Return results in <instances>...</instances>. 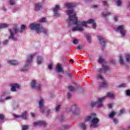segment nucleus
Here are the masks:
<instances>
[{
  "label": "nucleus",
  "instance_id": "37998d69",
  "mask_svg": "<svg viewBox=\"0 0 130 130\" xmlns=\"http://www.w3.org/2000/svg\"><path fill=\"white\" fill-rule=\"evenodd\" d=\"M60 108V106H57L55 108V111H58Z\"/></svg>",
  "mask_w": 130,
  "mask_h": 130
},
{
  "label": "nucleus",
  "instance_id": "6e6552de",
  "mask_svg": "<svg viewBox=\"0 0 130 130\" xmlns=\"http://www.w3.org/2000/svg\"><path fill=\"white\" fill-rule=\"evenodd\" d=\"M31 87L32 89H36V90H40L41 85L40 84H37L36 80H32L31 82Z\"/></svg>",
  "mask_w": 130,
  "mask_h": 130
},
{
  "label": "nucleus",
  "instance_id": "79ce46f5",
  "mask_svg": "<svg viewBox=\"0 0 130 130\" xmlns=\"http://www.w3.org/2000/svg\"><path fill=\"white\" fill-rule=\"evenodd\" d=\"M46 21V19L45 18H43L41 19V23H43V22H45Z\"/></svg>",
  "mask_w": 130,
  "mask_h": 130
},
{
  "label": "nucleus",
  "instance_id": "9d476101",
  "mask_svg": "<svg viewBox=\"0 0 130 130\" xmlns=\"http://www.w3.org/2000/svg\"><path fill=\"white\" fill-rule=\"evenodd\" d=\"M118 31H120L122 36H124L125 35V29L123 27V25H120L118 27Z\"/></svg>",
  "mask_w": 130,
  "mask_h": 130
},
{
  "label": "nucleus",
  "instance_id": "a878e982",
  "mask_svg": "<svg viewBox=\"0 0 130 130\" xmlns=\"http://www.w3.org/2000/svg\"><path fill=\"white\" fill-rule=\"evenodd\" d=\"M119 62L120 64H124V61H123V59H122V57L121 56H119Z\"/></svg>",
  "mask_w": 130,
  "mask_h": 130
},
{
  "label": "nucleus",
  "instance_id": "4468645a",
  "mask_svg": "<svg viewBox=\"0 0 130 130\" xmlns=\"http://www.w3.org/2000/svg\"><path fill=\"white\" fill-rule=\"evenodd\" d=\"M98 39L99 40L102 46H105V38H102L101 36H98Z\"/></svg>",
  "mask_w": 130,
  "mask_h": 130
},
{
  "label": "nucleus",
  "instance_id": "9b49d317",
  "mask_svg": "<svg viewBox=\"0 0 130 130\" xmlns=\"http://www.w3.org/2000/svg\"><path fill=\"white\" fill-rule=\"evenodd\" d=\"M107 71H109V67L108 66H105L103 65L102 68H100L98 69V72L99 73H101V72H107Z\"/></svg>",
  "mask_w": 130,
  "mask_h": 130
},
{
  "label": "nucleus",
  "instance_id": "f8f14e48",
  "mask_svg": "<svg viewBox=\"0 0 130 130\" xmlns=\"http://www.w3.org/2000/svg\"><path fill=\"white\" fill-rule=\"evenodd\" d=\"M44 100L42 99H41V100L39 102V105L40 106V108H41V112L43 113L44 112V107L43 106V102Z\"/></svg>",
  "mask_w": 130,
  "mask_h": 130
},
{
  "label": "nucleus",
  "instance_id": "e2e57ef3",
  "mask_svg": "<svg viewBox=\"0 0 130 130\" xmlns=\"http://www.w3.org/2000/svg\"><path fill=\"white\" fill-rule=\"evenodd\" d=\"M70 62H74V60H73V59H71L70 60Z\"/></svg>",
  "mask_w": 130,
  "mask_h": 130
},
{
  "label": "nucleus",
  "instance_id": "423d86ee",
  "mask_svg": "<svg viewBox=\"0 0 130 130\" xmlns=\"http://www.w3.org/2000/svg\"><path fill=\"white\" fill-rule=\"evenodd\" d=\"M35 56V54H30L29 55L27 60L26 61V64L21 69V72H26L29 69V64L32 61V59Z\"/></svg>",
  "mask_w": 130,
  "mask_h": 130
},
{
  "label": "nucleus",
  "instance_id": "8fccbe9b",
  "mask_svg": "<svg viewBox=\"0 0 130 130\" xmlns=\"http://www.w3.org/2000/svg\"><path fill=\"white\" fill-rule=\"evenodd\" d=\"M72 97V94L71 93L69 92L68 93V98L70 99Z\"/></svg>",
  "mask_w": 130,
  "mask_h": 130
},
{
  "label": "nucleus",
  "instance_id": "de8ad7c7",
  "mask_svg": "<svg viewBox=\"0 0 130 130\" xmlns=\"http://www.w3.org/2000/svg\"><path fill=\"white\" fill-rule=\"evenodd\" d=\"M14 117H16V118H20L21 117V115H14Z\"/></svg>",
  "mask_w": 130,
  "mask_h": 130
},
{
  "label": "nucleus",
  "instance_id": "ddd939ff",
  "mask_svg": "<svg viewBox=\"0 0 130 130\" xmlns=\"http://www.w3.org/2000/svg\"><path fill=\"white\" fill-rule=\"evenodd\" d=\"M56 70L57 73H63V70L62 69L61 64L58 63L56 67Z\"/></svg>",
  "mask_w": 130,
  "mask_h": 130
},
{
  "label": "nucleus",
  "instance_id": "6ab92c4d",
  "mask_svg": "<svg viewBox=\"0 0 130 130\" xmlns=\"http://www.w3.org/2000/svg\"><path fill=\"white\" fill-rule=\"evenodd\" d=\"M108 86V84H107V82L106 81L103 80V82L102 83L100 84V87L101 88H105Z\"/></svg>",
  "mask_w": 130,
  "mask_h": 130
},
{
  "label": "nucleus",
  "instance_id": "13d9d810",
  "mask_svg": "<svg viewBox=\"0 0 130 130\" xmlns=\"http://www.w3.org/2000/svg\"><path fill=\"white\" fill-rule=\"evenodd\" d=\"M30 114L32 117H35V114L34 113H31Z\"/></svg>",
  "mask_w": 130,
  "mask_h": 130
},
{
  "label": "nucleus",
  "instance_id": "49530a36",
  "mask_svg": "<svg viewBox=\"0 0 130 130\" xmlns=\"http://www.w3.org/2000/svg\"><path fill=\"white\" fill-rule=\"evenodd\" d=\"M124 111H125V110H124V109H122L120 110V114H122V113H124Z\"/></svg>",
  "mask_w": 130,
  "mask_h": 130
},
{
  "label": "nucleus",
  "instance_id": "58836bf2",
  "mask_svg": "<svg viewBox=\"0 0 130 130\" xmlns=\"http://www.w3.org/2000/svg\"><path fill=\"white\" fill-rule=\"evenodd\" d=\"M113 122H114V123H118V120H117V119L115 118H113Z\"/></svg>",
  "mask_w": 130,
  "mask_h": 130
},
{
  "label": "nucleus",
  "instance_id": "5fc2aeb1",
  "mask_svg": "<svg viewBox=\"0 0 130 130\" xmlns=\"http://www.w3.org/2000/svg\"><path fill=\"white\" fill-rule=\"evenodd\" d=\"M63 118H64V116L63 115H62L60 117V120L62 121V120H63Z\"/></svg>",
  "mask_w": 130,
  "mask_h": 130
},
{
  "label": "nucleus",
  "instance_id": "7ed1b4c3",
  "mask_svg": "<svg viewBox=\"0 0 130 130\" xmlns=\"http://www.w3.org/2000/svg\"><path fill=\"white\" fill-rule=\"evenodd\" d=\"M29 28L31 29V30H34L35 29L38 34H39L40 31H41L44 34L47 35V30L40 26V24L31 23L29 25Z\"/></svg>",
  "mask_w": 130,
  "mask_h": 130
},
{
  "label": "nucleus",
  "instance_id": "c03bdc74",
  "mask_svg": "<svg viewBox=\"0 0 130 130\" xmlns=\"http://www.w3.org/2000/svg\"><path fill=\"white\" fill-rule=\"evenodd\" d=\"M78 42H79V41L78 40H77V39H75L73 41L74 44H77Z\"/></svg>",
  "mask_w": 130,
  "mask_h": 130
},
{
  "label": "nucleus",
  "instance_id": "f257e3e1",
  "mask_svg": "<svg viewBox=\"0 0 130 130\" xmlns=\"http://www.w3.org/2000/svg\"><path fill=\"white\" fill-rule=\"evenodd\" d=\"M64 7L68 8V10L66 12L69 16L68 23L69 26L71 25H76V27L72 28V31H79V32H83L84 28L82 26L87 27V24H92L93 29H96V23L93 19H89L88 21H78V17H77V14L76 12L73 9L76 5L74 3H66Z\"/></svg>",
  "mask_w": 130,
  "mask_h": 130
},
{
  "label": "nucleus",
  "instance_id": "bb28decb",
  "mask_svg": "<svg viewBox=\"0 0 130 130\" xmlns=\"http://www.w3.org/2000/svg\"><path fill=\"white\" fill-rule=\"evenodd\" d=\"M80 127L82 129L85 130L86 129V124L85 123H81L80 124Z\"/></svg>",
  "mask_w": 130,
  "mask_h": 130
},
{
  "label": "nucleus",
  "instance_id": "f3484780",
  "mask_svg": "<svg viewBox=\"0 0 130 130\" xmlns=\"http://www.w3.org/2000/svg\"><path fill=\"white\" fill-rule=\"evenodd\" d=\"M42 9V5L40 3H37L36 5L35 10L37 11H40Z\"/></svg>",
  "mask_w": 130,
  "mask_h": 130
},
{
  "label": "nucleus",
  "instance_id": "0eeeda50",
  "mask_svg": "<svg viewBox=\"0 0 130 130\" xmlns=\"http://www.w3.org/2000/svg\"><path fill=\"white\" fill-rule=\"evenodd\" d=\"M59 10H60V7L59 5H56L53 9L54 16L55 17H59L60 16V13H58Z\"/></svg>",
  "mask_w": 130,
  "mask_h": 130
},
{
  "label": "nucleus",
  "instance_id": "e433bc0d",
  "mask_svg": "<svg viewBox=\"0 0 130 130\" xmlns=\"http://www.w3.org/2000/svg\"><path fill=\"white\" fill-rule=\"evenodd\" d=\"M9 4L13 6L14 5H15V1H14V0H10L9 1Z\"/></svg>",
  "mask_w": 130,
  "mask_h": 130
},
{
  "label": "nucleus",
  "instance_id": "3c124183",
  "mask_svg": "<svg viewBox=\"0 0 130 130\" xmlns=\"http://www.w3.org/2000/svg\"><path fill=\"white\" fill-rule=\"evenodd\" d=\"M48 69L49 70H51V69H52V64H50L48 66Z\"/></svg>",
  "mask_w": 130,
  "mask_h": 130
},
{
  "label": "nucleus",
  "instance_id": "393cba45",
  "mask_svg": "<svg viewBox=\"0 0 130 130\" xmlns=\"http://www.w3.org/2000/svg\"><path fill=\"white\" fill-rule=\"evenodd\" d=\"M98 61L99 63H102V62L105 61V60L102 56H100Z\"/></svg>",
  "mask_w": 130,
  "mask_h": 130
},
{
  "label": "nucleus",
  "instance_id": "a18cd8bd",
  "mask_svg": "<svg viewBox=\"0 0 130 130\" xmlns=\"http://www.w3.org/2000/svg\"><path fill=\"white\" fill-rule=\"evenodd\" d=\"M126 94L127 96H130V90H126Z\"/></svg>",
  "mask_w": 130,
  "mask_h": 130
},
{
  "label": "nucleus",
  "instance_id": "c9c22d12",
  "mask_svg": "<svg viewBox=\"0 0 130 130\" xmlns=\"http://www.w3.org/2000/svg\"><path fill=\"white\" fill-rule=\"evenodd\" d=\"M69 89L70 91H71L72 92L75 91V88L73 86H69Z\"/></svg>",
  "mask_w": 130,
  "mask_h": 130
},
{
  "label": "nucleus",
  "instance_id": "4c0bfd02",
  "mask_svg": "<svg viewBox=\"0 0 130 130\" xmlns=\"http://www.w3.org/2000/svg\"><path fill=\"white\" fill-rule=\"evenodd\" d=\"M5 118V116L3 114H0V120H3Z\"/></svg>",
  "mask_w": 130,
  "mask_h": 130
},
{
  "label": "nucleus",
  "instance_id": "4be33fe9",
  "mask_svg": "<svg viewBox=\"0 0 130 130\" xmlns=\"http://www.w3.org/2000/svg\"><path fill=\"white\" fill-rule=\"evenodd\" d=\"M107 97H109V98H111V99H114V95L112 94L111 92H108L107 93Z\"/></svg>",
  "mask_w": 130,
  "mask_h": 130
},
{
  "label": "nucleus",
  "instance_id": "39448f33",
  "mask_svg": "<svg viewBox=\"0 0 130 130\" xmlns=\"http://www.w3.org/2000/svg\"><path fill=\"white\" fill-rule=\"evenodd\" d=\"M67 112L71 111L73 113V115H77L80 113V109H79V107L76 104H74L70 110L68 109L67 110Z\"/></svg>",
  "mask_w": 130,
  "mask_h": 130
},
{
  "label": "nucleus",
  "instance_id": "b1692460",
  "mask_svg": "<svg viewBox=\"0 0 130 130\" xmlns=\"http://www.w3.org/2000/svg\"><path fill=\"white\" fill-rule=\"evenodd\" d=\"M8 27H9V25L7 24H0V29H2L3 28H8Z\"/></svg>",
  "mask_w": 130,
  "mask_h": 130
},
{
  "label": "nucleus",
  "instance_id": "052dcab7",
  "mask_svg": "<svg viewBox=\"0 0 130 130\" xmlns=\"http://www.w3.org/2000/svg\"><path fill=\"white\" fill-rule=\"evenodd\" d=\"M5 100L3 99L2 98H0V102H4Z\"/></svg>",
  "mask_w": 130,
  "mask_h": 130
},
{
  "label": "nucleus",
  "instance_id": "4d7b16f0",
  "mask_svg": "<svg viewBox=\"0 0 130 130\" xmlns=\"http://www.w3.org/2000/svg\"><path fill=\"white\" fill-rule=\"evenodd\" d=\"M72 76H73V74H72V73H69V74H68V77H72Z\"/></svg>",
  "mask_w": 130,
  "mask_h": 130
},
{
  "label": "nucleus",
  "instance_id": "338daca9",
  "mask_svg": "<svg viewBox=\"0 0 130 130\" xmlns=\"http://www.w3.org/2000/svg\"><path fill=\"white\" fill-rule=\"evenodd\" d=\"M4 11H6V9H4Z\"/></svg>",
  "mask_w": 130,
  "mask_h": 130
},
{
  "label": "nucleus",
  "instance_id": "f704fd0d",
  "mask_svg": "<svg viewBox=\"0 0 130 130\" xmlns=\"http://www.w3.org/2000/svg\"><path fill=\"white\" fill-rule=\"evenodd\" d=\"M83 48V46L79 45L77 46V49H78L79 50H82Z\"/></svg>",
  "mask_w": 130,
  "mask_h": 130
},
{
  "label": "nucleus",
  "instance_id": "09e8293b",
  "mask_svg": "<svg viewBox=\"0 0 130 130\" xmlns=\"http://www.w3.org/2000/svg\"><path fill=\"white\" fill-rule=\"evenodd\" d=\"M8 42H9V41H8V40H6L3 42V44H8Z\"/></svg>",
  "mask_w": 130,
  "mask_h": 130
},
{
  "label": "nucleus",
  "instance_id": "2eb2a0df",
  "mask_svg": "<svg viewBox=\"0 0 130 130\" xmlns=\"http://www.w3.org/2000/svg\"><path fill=\"white\" fill-rule=\"evenodd\" d=\"M9 31L10 33V36L9 37V39H12V40H13L14 41H16L17 40V38H15L14 36V32H13V31H12L11 29H9Z\"/></svg>",
  "mask_w": 130,
  "mask_h": 130
},
{
  "label": "nucleus",
  "instance_id": "72a5a7b5",
  "mask_svg": "<svg viewBox=\"0 0 130 130\" xmlns=\"http://www.w3.org/2000/svg\"><path fill=\"white\" fill-rule=\"evenodd\" d=\"M97 79L98 80H99V79H100L101 80H103V77H102V75H98Z\"/></svg>",
  "mask_w": 130,
  "mask_h": 130
},
{
  "label": "nucleus",
  "instance_id": "ea45409f",
  "mask_svg": "<svg viewBox=\"0 0 130 130\" xmlns=\"http://www.w3.org/2000/svg\"><path fill=\"white\" fill-rule=\"evenodd\" d=\"M28 129V125H24L22 126V130Z\"/></svg>",
  "mask_w": 130,
  "mask_h": 130
},
{
  "label": "nucleus",
  "instance_id": "2f4dec72",
  "mask_svg": "<svg viewBox=\"0 0 130 130\" xmlns=\"http://www.w3.org/2000/svg\"><path fill=\"white\" fill-rule=\"evenodd\" d=\"M115 114V112H113L111 113V114L109 115V117L110 118H112V117H113V116H114Z\"/></svg>",
  "mask_w": 130,
  "mask_h": 130
},
{
  "label": "nucleus",
  "instance_id": "c756f323",
  "mask_svg": "<svg viewBox=\"0 0 130 130\" xmlns=\"http://www.w3.org/2000/svg\"><path fill=\"white\" fill-rule=\"evenodd\" d=\"M129 59H130V55L127 54L126 55V60L127 62H129Z\"/></svg>",
  "mask_w": 130,
  "mask_h": 130
},
{
  "label": "nucleus",
  "instance_id": "774afa93",
  "mask_svg": "<svg viewBox=\"0 0 130 130\" xmlns=\"http://www.w3.org/2000/svg\"><path fill=\"white\" fill-rule=\"evenodd\" d=\"M43 1H45V0H43Z\"/></svg>",
  "mask_w": 130,
  "mask_h": 130
},
{
  "label": "nucleus",
  "instance_id": "c85d7f7f",
  "mask_svg": "<svg viewBox=\"0 0 130 130\" xmlns=\"http://www.w3.org/2000/svg\"><path fill=\"white\" fill-rule=\"evenodd\" d=\"M86 39H87L88 42H91V36L90 35H87Z\"/></svg>",
  "mask_w": 130,
  "mask_h": 130
},
{
  "label": "nucleus",
  "instance_id": "680f3d73",
  "mask_svg": "<svg viewBox=\"0 0 130 130\" xmlns=\"http://www.w3.org/2000/svg\"><path fill=\"white\" fill-rule=\"evenodd\" d=\"M111 107H112V104L109 105V108H111Z\"/></svg>",
  "mask_w": 130,
  "mask_h": 130
},
{
  "label": "nucleus",
  "instance_id": "1a4fd4ad",
  "mask_svg": "<svg viewBox=\"0 0 130 130\" xmlns=\"http://www.w3.org/2000/svg\"><path fill=\"white\" fill-rule=\"evenodd\" d=\"M34 126H46V123L44 121H39L34 123Z\"/></svg>",
  "mask_w": 130,
  "mask_h": 130
},
{
  "label": "nucleus",
  "instance_id": "dca6fc26",
  "mask_svg": "<svg viewBox=\"0 0 130 130\" xmlns=\"http://www.w3.org/2000/svg\"><path fill=\"white\" fill-rule=\"evenodd\" d=\"M19 88H20V85H19V84H13L12 86L11 91L12 92H15L16 89H19Z\"/></svg>",
  "mask_w": 130,
  "mask_h": 130
},
{
  "label": "nucleus",
  "instance_id": "412c9836",
  "mask_svg": "<svg viewBox=\"0 0 130 130\" xmlns=\"http://www.w3.org/2000/svg\"><path fill=\"white\" fill-rule=\"evenodd\" d=\"M20 117L23 119H26V118H27V112H24L22 113V115H20Z\"/></svg>",
  "mask_w": 130,
  "mask_h": 130
},
{
  "label": "nucleus",
  "instance_id": "f03ea898",
  "mask_svg": "<svg viewBox=\"0 0 130 130\" xmlns=\"http://www.w3.org/2000/svg\"><path fill=\"white\" fill-rule=\"evenodd\" d=\"M91 119V124H90V127H97L98 126V123L100 120L98 118H96L95 114H92L90 116H88L85 119V121H90Z\"/></svg>",
  "mask_w": 130,
  "mask_h": 130
},
{
  "label": "nucleus",
  "instance_id": "20e7f679",
  "mask_svg": "<svg viewBox=\"0 0 130 130\" xmlns=\"http://www.w3.org/2000/svg\"><path fill=\"white\" fill-rule=\"evenodd\" d=\"M107 96H104L103 98H99L98 100L96 102H92L90 104V106L91 107H93V106H97L99 108L100 107H102L103 106V101H104V99L106 98Z\"/></svg>",
  "mask_w": 130,
  "mask_h": 130
},
{
  "label": "nucleus",
  "instance_id": "6e6d98bb",
  "mask_svg": "<svg viewBox=\"0 0 130 130\" xmlns=\"http://www.w3.org/2000/svg\"><path fill=\"white\" fill-rule=\"evenodd\" d=\"M111 62H112V63L114 64L115 63V62H116L115 60H111Z\"/></svg>",
  "mask_w": 130,
  "mask_h": 130
},
{
  "label": "nucleus",
  "instance_id": "0e129e2a",
  "mask_svg": "<svg viewBox=\"0 0 130 130\" xmlns=\"http://www.w3.org/2000/svg\"><path fill=\"white\" fill-rule=\"evenodd\" d=\"M49 112H50V111H49V110H48L47 111V113L48 114H49Z\"/></svg>",
  "mask_w": 130,
  "mask_h": 130
},
{
  "label": "nucleus",
  "instance_id": "473e14b6",
  "mask_svg": "<svg viewBox=\"0 0 130 130\" xmlns=\"http://www.w3.org/2000/svg\"><path fill=\"white\" fill-rule=\"evenodd\" d=\"M117 5L118 7H120V6H121V1L117 0Z\"/></svg>",
  "mask_w": 130,
  "mask_h": 130
},
{
  "label": "nucleus",
  "instance_id": "aec40b11",
  "mask_svg": "<svg viewBox=\"0 0 130 130\" xmlns=\"http://www.w3.org/2000/svg\"><path fill=\"white\" fill-rule=\"evenodd\" d=\"M43 60V58L41 56H38V64H41V63H42V61Z\"/></svg>",
  "mask_w": 130,
  "mask_h": 130
},
{
  "label": "nucleus",
  "instance_id": "7c9ffc66",
  "mask_svg": "<svg viewBox=\"0 0 130 130\" xmlns=\"http://www.w3.org/2000/svg\"><path fill=\"white\" fill-rule=\"evenodd\" d=\"M124 87H126V84L125 83H122L118 86V88H123Z\"/></svg>",
  "mask_w": 130,
  "mask_h": 130
},
{
  "label": "nucleus",
  "instance_id": "5701e85b",
  "mask_svg": "<svg viewBox=\"0 0 130 130\" xmlns=\"http://www.w3.org/2000/svg\"><path fill=\"white\" fill-rule=\"evenodd\" d=\"M14 32L15 34L19 33V32H22V30H20L18 27H16L13 29Z\"/></svg>",
  "mask_w": 130,
  "mask_h": 130
},
{
  "label": "nucleus",
  "instance_id": "cd10ccee",
  "mask_svg": "<svg viewBox=\"0 0 130 130\" xmlns=\"http://www.w3.org/2000/svg\"><path fill=\"white\" fill-rule=\"evenodd\" d=\"M110 15H111V13H110V12H104L103 13V16H104V17H107V16H109Z\"/></svg>",
  "mask_w": 130,
  "mask_h": 130
},
{
  "label": "nucleus",
  "instance_id": "603ef678",
  "mask_svg": "<svg viewBox=\"0 0 130 130\" xmlns=\"http://www.w3.org/2000/svg\"><path fill=\"white\" fill-rule=\"evenodd\" d=\"M25 25H21V30H24V29H25Z\"/></svg>",
  "mask_w": 130,
  "mask_h": 130
},
{
  "label": "nucleus",
  "instance_id": "a211bd4d",
  "mask_svg": "<svg viewBox=\"0 0 130 130\" xmlns=\"http://www.w3.org/2000/svg\"><path fill=\"white\" fill-rule=\"evenodd\" d=\"M8 63L12 66H17L19 64V63L16 60H9L8 61Z\"/></svg>",
  "mask_w": 130,
  "mask_h": 130
},
{
  "label": "nucleus",
  "instance_id": "69168bd1",
  "mask_svg": "<svg viewBox=\"0 0 130 130\" xmlns=\"http://www.w3.org/2000/svg\"><path fill=\"white\" fill-rule=\"evenodd\" d=\"M93 7L94 8H97V5H94Z\"/></svg>",
  "mask_w": 130,
  "mask_h": 130
},
{
  "label": "nucleus",
  "instance_id": "bf43d9fd",
  "mask_svg": "<svg viewBox=\"0 0 130 130\" xmlns=\"http://www.w3.org/2000/svg\"><path fill=\"white\" fill-rule=\"evenodd\" d=\"M117 20H118V18L117 17L115 16L114 17V20L116 21H117Z\"/></svg>",
  "mask_w": 130,
  "mask_h": 130
},
{
  "label": "nucleus",
  "instance_id": "a19ab883",
  "mask_svg": "<svg viewBox=\"0 0 130 130\" xmlns=\"http://www.w3.org/2000/svg\"><path fill=\"white\" fill-rule=\"evenodd\" d=\"M103 4L105 6H108V3H107V1H104V2H103Z\"/></svg>",
  "mask_w": 130,
  "mask_h": 130
},
{
  "label": "nucleus",
  "instance_id": "864d4df0",
  "mask_svg": "<svg viewBox=\"0 0 130 130\" xmlns=\"http://www.w3.org/2000/svg\"><path fill=\"white\" fill-rule=\"evenodd\" d=\"M9 99H12V96H8L6 98V100H9Z\"/></svg>",
  "mask_w": 130,
  "mask_h": 130
}]
</instances>
